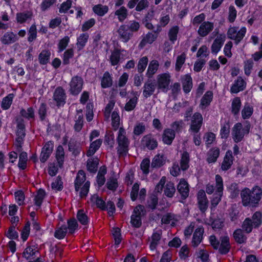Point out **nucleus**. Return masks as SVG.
Instances as JSON below:
<instances>
[{
  "label": "nucleus",
  "instance_id": "14",
  "mask_svg": "<svg viewBox=\"0 0 262 262\" xmlns=\"http://www.w3.org/2000/svg\"><path fill=\"white\" fill-rule=\"evenodd\" d=\"M66 94L62 88L57 87L53 94V100L58 106H63L66 103Z\"/></svg>",
  "mask_w": 262,
  "mask_h": 262
},
{
  "label": "nucleus",
  "instance_id": "44",
  "mask_svg": "<svg viewBox=\"0 0 262 262\" xmlns=\"http://www.w3.org/2000/svg\"><path fill=\"white\" fill-rule=\"evenodd\" d=\"M91 202L95 204L97 207L104 210L106 209L105 202L97 195L94 194L91 198Z\"/></svg>",
  "mask_w": 262,
  "mask_h": 262
},
{
  "label": "nucleus",
  "instance_id": "47",
  "mask_svg": "<svg viewBox=\"0 0 262 262\" xmlns=\"http://www.w3.org/2000/svg\"><path fill=\"white\" fill-rule=\"evenodd\" d=\"M51 53L48 50H42L38 56V60L40 64H46L50 59Z\"/></svg>",
  "mask_w": 262,
  "mask_h": 262
},
{
  "label": "nucleus",
  "instance_id": "18",
  "mask_svg": "<svg viewBox=\"0 0 262 262\" xmlns=\"http://www.w3.org/2000/svg\"><path fill=\"white\" fill-rule=\"evenodd\" d=\"M197 199L200 210L202 212H205L208 206V201L204 191L201 190L199 191Z\"/></svg>",
  "mask_w": 262,
  "mask_h": 262
},
{
  "label": "nucleus",
  "instance_id": "7",
  "mask_svg": "<svg viewBox=\"0 0 262 262\" xmlns=\"http://www.w3.org/2000/svg\"><path fill=\"white\" fill-rule=\"evenodd\" d=\"M215 188L216 192L213 195L211 200V205L216 207L221 200L224 189L223 180L222 177L219 174L215 176Z\"/></svg>",
  "mask_w": 262,
  "mask_h": 262
},
{
  "label": "nucleus",
  "instance_id": "30",
  "mask_svg": "<svg viewBox=\"0 0 262 262\" xmlns=\"http://www.w3.org/2000/svg\"><path fill=\"white\" fill-rule=\"evenodd\" d=\"M83 125V117L81 110H78L75 117V123L74 125L75 131L79 132Z\"/></svg>",
  "mask_w": 262,
  "mask_h": 262
},
{
  "label": "nucleus",
  "instance_id": "23",
  "mask_svg": "<svg viewBox=\"0 0 262 262\" xmlns=\"http://www.w3.org/2000/svg\"><path fill=\"white\" fill-rule=\"evenodd\" d=\"M177 190L183 199L188 196L189 189L188 183L184 179H181L177 186Z\"/></svg>",
  "mask_w": 262,
  "mask_h": 262
},
{
  "label": "nucleus",
  "instance_id": "16",
  "mask_svg": "<svg viewBox=\"0 0 262 262\" xmlns=\"http://www.w3.org/2000/svg\"><path fill=\"white\" fill-rule=\"evenodd\" d=\"M214 24L213 23L206 21L203 22L199 27L198 31V34L202 37L206 36L213 29Z\"/></svg>",
  "mask_w": 262,
  "mask_h": 262
},
{
  "label": "nucleus",
  "instance_id": "29",
  "mask_svg": "<svg viewBox=\"0 0 262 262\" xmlns=\"http://www.w3.org/2000/svg\"><path fill=\"white\" fill-rule=\"evenodd\" d=\"M86 180L85 174L84 171L80 170L77 174L74 182V186L76 191H78L81 185Z\"/></svg>",
  "mask_w": 262,
  "mask_h": 262
},
{
  "label": "nucleus",
  "instance_id": "53",
  "mask_svg": "<svg viewBox=\"0 0 262 262\" xmlns=\"http://www.w3.org/2000/svg\"><path fill=\"white\" fill-rule=\"evenodd\" d=\"M228 189L230 192V196L231 198H235L238 196L239 189L238 184L233 183L230 184V185L228 187Z\"/></svg>",
  "mask_w": 262,
  "mask_h": 262
},
{
  "label": "nucleus",
  "instance_id": "4",
  "mask_svg": "<svg viewBox=\"0 0 262 262\" xmlns=\"http://www.w3.org/2000/svg\"><path fill=\"white\" fill-rule=\"evenodd\" d=\"M125 135V129L122 127L120 128L117 137V152L120 156L126 155L128 150L129 141Z\"/></svg>",
  "mask_w": 262,
  "mask_h": 262
},
{
  "label": "nucleus",
  "instance_id": "42",
  "mask_svg": "<svg viewBox=\"0 0 262 262\" xmlns=\"http://www.w3.org/2000/svg\"><path fill=\"white\" fill-rule=\"evenodd\" d=\"M233 237L236 241L238 244L245 243L247 239L246 236L244 234L243 230L237 229L233 233Z\"/></svg>",
  "mask_w": 262,
  "mask_h": 262
},
{
  "label": "nucleus",
  "instance_id": "49",
  "mask_svg": "<svg viewBox=\"0 0 262 262\" xmlns=\"http://www.w3.org/2000/svg\"><path fill=\"white\" fill-rule=\"evenodd\" d=\"M56 158L59 167L62 166L64 159V152L63 147L59 146L56 150Z\"/></svg>",
  "mask_w": 262,
  "mask_h": 262
},
{
  "label": "nucleus",
  "instance_id": "52",
  "mask_svg": "<svg viewBox=\"0 0 262 262\" xmlns=\"http://www.w3.org/2000/svg\"><path fill=\"white\" fill-rule=\"evenodd\" d=\"M164 194L168 197L172 198L173 197L174 194L176 192V189L174 186L173 183L172 182H169L166 185L164 190Z\"/></svg>",
  "mask_w": 262,
  "mask_h": 262
},
{
  "label": "nucleus",
  "instance_id": "24",
  "mask_svg": "<svg viewBox=\"0 0 262 262\" xmlns=\"http://www.w3.org/2000/svg\"><path fill=\"white\" fill-rule=\"evenodd\" d=\"M18 39L19 37L16 34L13 32L8 31L1 37V41L4 45H10L16 42Z\"/></svg>",
  "mask_w": 262,
  "mask_h": 262
},
{
  "label": "nucleus",
  "instance_id": "63",
  "mask_svg": "<svg viewBox=\"0 0 262 262\" xmlns=\"http://www.w3.org/2000/svg\"><path fill=\"white\" fill-rule=\"evenodd\" d=\"M150 160L148 158L144 159L141 163L140 167L143 171V173L147 175L149 172V167H150Z\"/></svg>",
  "mask_w": 262,
  "mask_h": 262
},
{
  "label": "nucleus",
  "instance_id": "35",
  "mask_svg": "<svg viewBox=\"0 0 262 262\" xmlns=\"http://www.w3.org/2000/svg\"><path fill=\"white\" fill-rule=\"evenodd\" d=\"M113 85V78L111 75L107 71L105 72L101 78V86L105 89L112 86Z\"/></svg>",
  "mask_w": 262,
  "mask_h": 262
},
{
  "label": "nucleus",
  "instance_id": "62",
  "mask_svg": "<svg viewBox=\"0 0 262 262\" xmlns=\"http://www.w3.org/2000/svg\"><path fill=\"white\" fill-rule=\"evenodd\" d=\"M148 59L146 56L141 58L137 66V69L139 73L141 74L145 69L148 63Z\"/></svg>",
  "mask_w": 262,
  "mask_h": 262
},
{
  "label": "nucleus",
  "instance_id": "54",
  "mask_svg": "<svg viewBox=\"0 0 262 262\" xmlns=\"http://www.w3.org/2000/svg\"><path fill=\"white\" fill-rule=\"evenodd\" d=\"M68 232V228L65 225H62L60 227L58 228L54 233V236L58 239L63 238Z\"/></svg>",
  "mask_w": 262,
  "mask_h": 262
},
{
  "label": "nucleus",
  "instance_id": "1",
  "mask_svg": "<svg viewBox=\"0 0 262 262\" xmlns=\"http://www.w3.org/2000/svg\"><path fill=\"white\" fill-rule=\"evenodd\" d=\"M262 190L258 186L250 190L248 188H245L241 192L242 202L244 206H255L261 199Z\"/></svg>",
  "mask_w": 262,
  "mask_h": 262
},
{
  "label": "nucleus",
  "instance_id": "56",
  "mask_svg": "<svg viewBox=\"0 0 262 262\" xmlns=\"http://www.w3.org/2000/svg\"><path fill=\"white\" fill-rule=\"evenodd\" d=\"M46 195L45 191L43 189H40L37 192L36 195L34 198L35 204L39 208Z\"/></svg>",
  "mask_w": 262,
  "mask_h": 262
},
{
  "label": "nucleus",
  "instance_id": "57",
  "mask_svg": "<svg viewBox=\"0 0 262 262\" xmlns=\"http://www.w3.org/2000/svg\"><path fill=\"white\" fill-rule=\"evenodd\" d=\"M13 97L14 95L13 94H9L3 98L1 106L4 110H7L10 107Z\"/></svg>",
  "mask_w": 262,
  "mask_h": 262
},
{
  "label": "nucleus",
  "instance_id": "51",
  "mask_svg": "<svg viewBox=\"0 0 262 262\" xmlns=\"http://www.w3.org/2000/svg\"><path fill=\"white\" fill-rule=\"evenodd\" d=\"M68 146L69 151L72 152L75 156H77L80 154L81 147L79 144L71 141L69 143Z\"/></svg>",
  "mask_w": 262,
  "mask_h": 262
},
{
  "label": "nucleus",
  "instance_id": "41",
  "mask_svg": "<svg viewBox=\"0 0 262 262\" xmlns=\"http://www.w3.org/2000/svg\"><path fill=\"white\" fill-rule=\"evenodd\" d=\"M106 171V167L105 166H101L99 169L97 176V182L99 187H101L105 182L104 176Z\"/></svg>",
  "mask_w": 262,
  "mask_h": 262
},
{
  "label": "nucleus",
  "instance_id": "59",
  "mask_svg": "<svg viewBox=\"0 0 262 262\" xmlns=\"http://www.w3.org/2000/svg\"><path fill=\"white\" fill-rule=\"evenodd\" d=\"M20 114L22 117L28 119L34 118V111L32 107H29L27 110L22 108L20 110Z\"/></svg>",
  "mask_w": 262,
  "mask_h": 262
},
{
  "label": "nucleus",
  "instance_id": "60",
  "mask_svg": "<svg viewBox=\"0 0 262 262\" xmlns=\"http://www.w3.org/2000/svg\"><path fill=\"white\" fill-rule=\"evenodd\" d=\"M77 218L78 221L83 225H87L89 223L88 217L84 213L83 210H78L77 214Z\"/></svg>",
  "mask_w": 262,
  "mask_h": 262
},
{
  "label": "nucleus",
  "instance_id": "64",
  "mask_svg": "<svg viewBox=\"0 0 262 262\" xmlns=\"http://www.w3.org/2000/svg\"><path fill=\"white\" fill-rule=\"evenodd\" d=\"M74 56V51L73 49H69L67 50L63 56L62 63L64 65H67L70 63V59L72 58Z\"/></svg>",
  "mask_w": 262,
  "mask_h": 262
},
{
  "label": "nucleus",
  "instance_id": "13",
  "mask_svg": "<svg viewBox=\"0 0 262 262\" xmlns=\"http://www.w3.org/2000/svg\"><path fill=\"white\" fill-rule=\"evenodd\" d=\"M161 30L162 29L161 28V27L157 25L156 29L153 31L154 33H152V32H148L140 41L139 46L142 48L147 43H152L156 40L158 36V34Z\"/></svg>",
  "mask_w": 262,
  "mask_h": 262
},
{
  "label": "nucleus",
  "instance_id": "3",
  "mask_svg": "<svg viewBox=\"0 0 262 262\" xmlns=\"http://www.w3.org/2000/svg\"><path fill=\"white\" fill-rule=\"evenodd\" d=\"M251 127V124L249 121H246L244 126L240 122L235 123L231 130L233 141L235 143L242 141L244 136L249 134Z\"/></svg>",
  "mask_w": 262,
  "mask_h": 262
},
{
  "label": "nucleus",
  "instance_id": "45",
  "mask_svg": "<svg viewBox=\"0 0 262 262\" xmlns=\"http://www.w3.org/2000/svg\"><path fill=\"white\" fill-rule=\"evenodd\" d=\"M115 15L117 16L119 21L123 22L128 16V11L125 7L122 6L115 11Z\"/></svg>",
  "mask_w": 262,
  "mask_h": 262
},
{
  "label": "nucleus",
  "instance_id": "9",
  "mask_svg": "<svg viewBox=\"0 0 262 262\" xmlns=\"http://www.w3.org/2000/svg\"><path fill=\"white\" fill-rule=\"evenodd\" d=\"M171 76L168 73L159 74L157 77V85L159 89L163 92H166L169 89L171 82Z\"/></svg>",
  "mask_w": 262,
  "mask_h": 262
},
{
  "label": "nucleus",
  "instance_id": "28",
  "mask_svg": "<svg viewBox=\"0 0 262 262\" xmlns=\"http://www.w3.org/2000/svg\"><path fill=\"white\" fill-rule=\"evenodd\" d=\"M162 231L161 230H154V233L151 237V241L150 244V249L154 250L156 249L157 245L161 238Z\"/></svg>",
  "mask_w": 262,
  "mask_h": 262
},
{
  "label": "nucleus",
  "instance_id": "58",
  "mask_svg": "<svg viewBox=\"0 0 262 262\" xmlns=\"http://www.w3.org/2000/svg\"><path fill=\"white\" fill-rule=\"evenodd\" d=\"M253 228H254V226H253L251 219L249 217L246 218L242 224L243 230L246 233H249L252 231Z\"/></svg>",
  "mask_w": 262,
  "mask_h": 262
},
{
  "label": "nucleus",
  "instance_id": "38",
  "mask_svg": "<svg viewBox=\"0 0 262 262\" xmlns=\"http://www.w3.org/2000/svg\"><path fill=\"white\" fill-rule=\"evenodd\" d=\"M165 163L164 156L158 154L156 155L153 158L151 163V167L152 168H160L163 166Z\"/></svg>",
  "mask_w": 262,
  "mask_h": 262
},
{
  "label": "nucleus",
  "instance_id": "43",
  "mask_svg": "<svg viewBox=\"0 0 262 262\" xmlns=\"http://www.w3.org/2000/svg\"><path fill=\"white\" fill-rule=\"evenodd\" d=\"M253 108L248 103H246L241 112L242 117L243 119H249L253 114Z\"/></svg>",
  "mask_w": 262,
  "mask_h": 262
},
{
  "label": "nucleus",
  "instance_id": "15",
  "mask_svg": "<svg viewBox=\"0 0 262 262\" xmlns=\"http://www.w3.org/2000/svg\"><path fill=\"white\" fill-rule=\"evenodd\" d=\"M53 143L51 141H49L44 145L39 157L42 163H45L49 158L53 151Z\"/></svg>",
  "mask_w": 262,
  "mask_h": 262
},
{
  "label": "nucleus",
  "instance_id": "32",
  "mask_svg": "<svg viewBox=\"0 0 262 262\" xmlns=\"http://www.w3.org/2000/svg\"><path fill=\"white\" fill-rule=\"evenodd\" d=\"M99 160L97 158H90L86 162V168L89 171L95 173L98 169Z\"/></svg>",
  "mask_w": 262,
  "mask_h": 262
},
{
  "label": "nucleus",
  "instance_id": "27",
  "mask_svg": "<svg viewBox=\"0 0 262 262\" xmlns=\"http://www.w3.org/2000/svg\"><path fill=\"white\" fill-rule=\"evenodd\" d=\"M204 232L203 227H199L195 229L192 240V245L194 247H197L202 242Z\"/></svg>",
  "mask_w": 262,
  "mask_h": 262
},
{
  "label": "nucleus",
  "instance_id": "19",
  "mask_svg": "<svg viewBox=\"0 0 262 262\" xmlns=\"http://www.w3.org/2000/svg\"><path fill=\"white\" fill-rule=\"evenodd\" d=\"M156 88V84L151 80H148L143 87V95L145 98L154 94Z\"/></svg>",
  "mask_w": 262,
  "mask_h": 262
},
{
  "label": "nucleus",
  "instance_id": "21",
  "mask_svg": "<svg viewBox=\"0 0 262 262\" xmlns=\"http://www.w3.org/2000/svg\"><path fill=\"white\" fill-rule=\"evenodd\" d=\"M233 157L232 156V152L231 150H228L226 151L223 161L222 163V170L226 171L230 169L233 164Z\"/></svg>",
  "mask_w": 262,
  "mask_h": 262
},
{
  "label": "nucleus",
  "instance_id": "61",
  "mask_svg": "<svg viewBox=\"0 0 262 262\" xmlns=\"http://www.w3.org/2000/svg\"><path fill=\"white\" fill-rule=\"evenodd\" d=\"M179 27L176 26L172 27L168 32L169 39L173 43H174V41L177 39V35L179 32Z\"/></svg>",
  "mask_w": 262,
  "mask_h": 262
},
{
  "label": "nucleus",
  "instance_id": "33",
  "mask_svg": "<svg viewBox=\"0 0 262 262\" xmlns=\"http://www.w3.org/2000/svg\"><path fill=\"white\" fill-rule=\"evenodd\" d=\"M102 143V140L101 139H97L95 141L92 142L88 150L86 152V156L88 157H91L93 156L96 151L100 148Z\"/></svg>",
  "mask_w": 262,
  "mask_h": 262
},
{
  "label": "nucleus",
  "instance_id": "40",
  "mask_svg": "<svg viewBox=\"0 0 262 262\" xmlns=\"http://www.w3.org/2000/svg\"><path fill=\"white\" fill-rule=\"evenodd\" d=\"M32 17V12L27 11L24 12L17 13L16 14V19L18 23L23 24L28 19H31Z\"/></svg>",
  "mask_w": 262,
  "mask_h": 262
},
{
  "label": "nucleus",
  "instance_id": "6",
  "mask_svg": "<svg viewBox=\"0 0 262 262\" xmlns=\"http://www.w3.org/2000/svg\"><path fill=\"white\" fill-rule=\"evenodd\" d=\"M247 29L243 27L238 30L237 27H230L227 31V36L229 38L234 40L236 45H238L245 36Z\"/></svg>",
  "mask_w": 262,
  "mask_h": 262
},
{
  "label": "nucleus",
  "instance_id": "17",
  "mask_svg": "<svg viewBox=\"0 0 262 262\" xmlns=\"http://www.w3.org/2000/svg\"><path fill=\"white\" fill-rule=\"evenodd\" d=\"M117 32L119 37L124 42H128L133 35V33L128 29L127 26L124 25H121Z\"/></svg>",
  "mask_w": 262,
  "mask_h": 262
},
{
  "label": "nucleus",
  "instance_id": "5",
  "mask_svg": "<svg viewBox=\"0 0 262 262\" xmlns=\"http://www.w3.org/2000/svg\"><path fill=\"white\" fill-rule=\"evenodd\" d=\"M17 137L15 140L16 150L17 152L22 151V145L24 143V139L25 137V126L24 121L22 118H17Z\"/></svg>",
  "mask_w": 262,
  "mask_h": 262
},
{
  "label": "nucleus",
  "instance_id": "20",
  "mask_svg": "<svg viewBox=\"0 0 262 262\" xmlns=\"http://www.w3.org/2000/svg\"><path fill=\"white\" fill-rule=\"evenodd\" d=\"M246 86V82L241 77H238L237 80H235L231 87L230 92L236 94L240 91H243Z\"/></svg>",
  "mask_w": 262,
  "mask_h": 262
},
{
  "label": "nucleus",
  "instance_id": "2",
  "mask_svg": "<svg viewBox=\"0 0 262 262\" xmlns=\"http://www.w3.org/2000/svg\"><path fill=\"white\" fill-rule=\"evenodd\" d=\"M209 242L214 249L218 250L221 254H226L231 248L229 237L227 235L221 236L218 240L215 235L209 237Z\"/></svg>",
  "mask_w": 262,
  "mask_h": 262
},
{
  "label": "nucleus",
  "instance_id": "31",
  "mask_svg": "<svg viewBox=\"0 0 262 262\" xmlns=\"http://www.w3.org/2000/svg\"><path fill=\"white\" fill-rule=\"evenodd\" d=\"M190 156L187 151H184L181 154L180 160V166L182 170L188 169L189 167Z\"/></svg>",
  "mask_w": 262,
  "mask_h": 262
},
{
  "label": "nucleus",
  "instance_id": "25",
  "mask_svg": "<svg viewBox=\"0 0 262 262\" xmlns=\"http://www.w3.org/2000/svg\"><path fill=\"white\" fill-rule=\"evenodd\" d=\"M184 92L187 94L190 92L192 88V79L189 74H186L181 78Z\"/></svg>",
  "mask_w": 262,
  "mask_h": 262
},
{
  "label": "nucleus",
  "instance_id": "34",
  "mask_svg": "<svg viewBox=\"0 0 262 262\" xmlns=\"http://www.w3.org/2000/svg\"><path fill=\"white\" fill-rule=\"evenodd\" d=\"M220 152L219 148L214 147L210 149L207 154V161L209 163L215 162L220 155Z\"/></svg>",
  "mask_w": 262,
  "mask_h": 262
},
{
  "label": "nucleus",
  "instance_id": "10",
  "mask_svg": "<svg viewBox=\"0 0 262 262\" xmlns=\"http://www.w3.org/2000/svg\"><path fill=\"white\" fill-rule=\"evenodd\" d=\"M143 210L144 207L142 205H138L134 208L130 220V223L134 227L139 228L141 226V213Z\"/></svg>",
  "mask_w": 262,
  "mask_h": 262
},
{
  "label": "nucleus",
  "instance_id": "26",
  "mask_svg": "<svg viewBox=\"0 0 262 262\" xmlns=\"http://www.w3.org/2000/svg\"><path fill=\"white\" fill-rule=\"evenodd\" d=\"M176 136L175 132L170 128L165 129L162 134V141L167 145H171Z\"/></svg>",
  "mask_w": 262,
  "mask_h": 262
},
{
  "label": "nucleus",
  "instance_id": "37",
  "mask_svg": "<svg viewBox=\"0 0 262 262\" xmlns=\"http://www.w3.org/2000/svg\"><path fill=\"white\" fill-rule=\"evenodd\" d=\"M242 105L241 100L239 97L234 98L232 101L231 111L234 116H237L239 114Z\"/></svg>",
  "mask_w": 262,
  "mask_h": 262
},
{
  "label": "nucleus",
  "instance_id": "55",
  "mask_svg": "<svg viewBox=\"0 0 262 262\" xmlns=\"http://www.w3.org/2000/svg\"><path fill=\"white\" fill-rule=\"evenodd\" d=\"M251 219L254 228L258 227L262 223V214L260 212L256 211L253 214Z\"/></svg>",
  "mask_w": 262,
  "mask_h": 262
},
{
  "label": "nucleus",
  "instance_id": "12",
  "mask_svg": "<svg viewBox=\"0 0 262 262\" xmlns=\"http://www.w3.org/2000/svg\"><path fill=\"white\" fill-rule=\"evenodd\" d=\"M141 145L144 149L152 150L158 147V143L154 136L149 134L143 137L141 140Z\"/></svg>",
  "mask_w": 262,
  "mask_h": 262
},
{
  "label": "nucleus",
  "instance_id": "36",
  "mask_svg": "<svg viewBox=\"0 0 262 262\" xmlns=\"http://www.w3.org/2000/svg\"><path fill=\"white\" fill-rule=\"evenodd\" d=\"M212 98L213 93L210 91L206 92L201 100L200 106L201 108L204 109L209 105Z\"/></svg>",
  "mask_w": 262,
  "mask_h": 262
},
{
  "label": "nucleus",
  "instance_id": "22",
  "mask_svg": "<svg viewBox=\"0 0 262 262\" xmlns=\"http://www.w3.org/2000/svg\"><path fill=\"white\" fill-rule=\"evenodd\" d=\"M225 40V35L224 34H220L217 36L214 40L211 47V52L213 54L217 53L221 50L222 46L223 45Z\"/></svg>",
  "mask_w": 262,
  "mask_h": 262
},
{
  "label": "nucleus",
  "instance_id": "11",
  "mask_svg": "<svg viewBox=\"0 0 262 262\" xmlns=\"http://www.w3.org/2000/svg\"><path fill=\"white\" fill-rule=\"evenodd\" d=\"M203 117L199 113H195L191 117L189 131L198 133L203 124Z\"/></svg>",
  "mask_w": 262,
  "mask_h": 262
},
{
  "label": "nucleus",
  "instance_id": "48",
  "mask_svg": "<svg viewBox=\"0 0 262 262\" xmlns=\"http://www.w3.org/2000/svg\"><path fill=\"white\" fill-rule=\"evenodd\" d=\"M89 37L88 34L82 33L78 37L76 45L78 50H81L83 48L88 41Z\"/></svg>",
  "mask_w": 262,
  "mask_h": 262
},
{
  "label": "nucleus",
  "instance_id": "39",
  "mask_svg": "<svg viewBox=\"0 0 262 262\" xmlns=\"http://www.w3.org/2000/svg\"><path fill=\"white\" fill-rule=\"evenodd\" d=\"M159 62L156 60L151 61L148 67L146 75L148 78H151L158 69Z\"/></svg>",
  "mask_w": 262,
  "mask_h": 262
},
{
  "label": "nucleus",
  "instance_id": "50",
  "mask_svg": "<svg viewBox=\"0 0 262 262\" xmlns=\"http://www.w3.org/2000/svg\"><path fill=\"white\" fill-rule=\"evenodd\" d=\"M120 51L118 49L114 50L110 56V62L112 66H116L119 63L120 59Z\"/></svg>",
  "mask_w": 262,
  "mask_h": 262
},
{
  "label": "nucleus",
  "instance_id": "8",
  "mask_svg": "<svg viewBox=\"0 0 262 262\" xmlns=\"http://www.w3.org/2000/svg\"><path fill=\"white\" fill-rule=\"evenodd\" d=\"M83 83V79L81 76H73L69 83V92L72 95H78L82 90Z\"/></svg>",
  "mask_w": 262,
  "mask_h": 262
},
{
  "label": "nucleus",
  "instance_id": "46",
  "mask_svg": "<svg viewBox=\"0 0 262 262\" xmlns=\"http://www.w3.org/2000/svg\"><path fill=\"white\" fill-rule=\"evenodd\" d=\"M93 10L94 12L98 15L102 16L108 12V7L107 6H103L101 4H98L95 5L93 7Z\"/></svg>",
  "mask_w": 262,
  "mask_h": 262
}]
</instances>
